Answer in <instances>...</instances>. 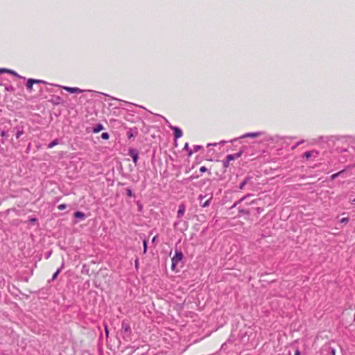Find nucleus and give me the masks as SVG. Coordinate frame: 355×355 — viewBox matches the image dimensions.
<instances>
[{
	"label": "nucleus",
	"mask_w": 355,
	"mask_h": 355,
	"mask_svg": "<svg viewBox=\"0 0 355 355\" xmlns=\"http://www.w3.org/2000/svg\"><path fill=\"white\" fill-rule=\"evenodd\" d=\"M183 258V254L180 251H175V256L172 258L171 261V268L172 270H175V266L180 263Z\"/></svg>",
	"instance_id": "f257e3e1"
},
{
	"label": "nucleus",
	"mask_w": 355,
	"mask_h": 355,
	"mask_svg": "<svg viewBox=\"0 0 355 355\" xmlns=\"http://www.w3.org/2000/svg\"><path fill=\"white\" fill-rule=\"evenodd\" d=\"M44 83V81H42L41 80H36V79L30 78L27 81V84H26L27 89L30 92H31L33 91V84H35V83Z\"/></svg>",
	"instance_id": "f03ea898"
},
{
	"label": "nucleus",
	"mask_w": 355,
	"mask_h": 355,
	"mask_svg": "<svg viewBox=\"0 0 355 355\" xmlns=\"http://www.w3.org/2000/svg\"><path fill=\"white\" fill-rule=\"evenodd\" d=\"M128 154L130 156H131L133 162L136 164L139 159L138 152L135 149H130Z\"/></svg>",
	"instance_id": "7ed1b4c3"
},
{
	"label": "nucleus",
	"mask_w": 355,
	"mask_h": 355,
	"mask_svg": "<svg viewBox=\"0 0 355 355\" xmlns=\"http://www.w3.org/2000/svg\"><path fill=\"white\" fill-rule=\"evenodd\" d=\"M63 89L71 94H80L83 92L78 87H64Z\"/></svg>",
	"instance_id": "20e7f679"
},
{
	"label": "nucleus",
	"mask_w": 355,
	"mask_h": 355,
	"mask_svg": "<svg viewBox=\"0 0 355 355\" xmlns=\"http://www.w3.org/2000/svg\"><path fill=\"white\" fill-rule=\"evenodd\" d=\"M186 210V207L184 204H181L178 207V211L177 213V217L180 218L184 214Z\"/></svg>",
	"instance_id": "39448f33"
},
{
	"label": "nucleus",
	"mask_w": 355,
	"mask_h": 355,
	"mask_svg": "<svg viewBox=\"0 0 355 355\" xmlns=\"http://www.w3.org/2000/svg\"><path fill=\"white\" fill-rule=\"evenodd\" d=\"M172 129L175 139L180 138L182 136V131L179 128L173 127Z\"/></svg>",
	"instance_id": "423d86ee"
},
{
	"label": "nucleus",
	"mask_w": 355,
	"mask_h": 355,
	"mask_svg": "<svg viewBox=\"0 0 355 355\" xmlns=\"http://www.w3.org/2000/svg\"><path fill=\"white\" fill-rule=\"evenodd\" d=\"M261 135L260 132H252V133H247L241 137V138H246V137H252V138H256Z\"/></svg>",
	"instance_id": "0eeeda50"
},
{
	"label": "nucleus",
	"mask_w": 355,
	"mask_h": 355,
	"mask_svg": "<svg viewBox=\"0 0 355 355\" xmlns=\"http://www.w3.org/2000/svg\"><path fill=\"white\" fill-rule=\"evenodd\" d=\"M240 157V153L236 154V155H228L226 157L227 162H230V161L234 160L236 157Z\"/></svg>",
	"instance_id": "6e6552de"
},
{
	"label": "nucleus",
	"mask_w": 355,
	"mask_h": 355,
	"mask_svg": "<svg viewBox=\"0 0 355 355\" xmlns=\"http://www.w3.org/2000/svg\"><path fill=\"white\" fill-rule=\"evenodd\" d=\"M103 129V125H101V124H98V125H96L94 128L93 132H94V133H98V132H99L100 131H101Z\"/></svg>",
	"instance_id": "1a4fd4ad"
},
{
	"label": "nucleus",
	"mask_w": 355,
	"mask_h": 355,
	"mask_svg": "<svg viewBox=\"0 0 355 355\" xmlns=\"http://www.w3.org/2000/svg\"><path fill=\"white\" fill-rule=\"evenodd\" d=\"M211 200V196L209 197V198H207L204 202H202L201 204V207H208L210 205Z\"/></svg>",
	"instance_id": "9d476101"
},
{
	"label": "nucleus",
	"mask_w": 355,
	"mask_h": 355,
	"mask_svg": "<svg viewBox=\"0 0 355 355\" xmlns=\"http://www.w3.org/2000/svg\"><path fill=\"white\" fill-rule=\"evenodd\" d=\"M74 216L76 218H80L84 219L85 216V214L81 211H76L74 213Z\"/></svg>",
	"instance_id": "9b49d317"
},
{
	"label": "nucleus",
	"mask_w": 355,
	"mask_h": 355,
	"mask_svg": "<svg viewBox=\"0 0 355 355\" xmlns=\"http://www.w3.org/2000/svg\"><path fill=\"white\" fill-rule=\"evenodd\" d=\"M313 153H315L314 151H307L304 153L303 157H306V159H309L312 156ZM315 154H317V153H315Z\"/></svg>",
	"instance_id": "f8f14e48"
},
{
	"label": "nucleus",
	"mask_w": 355,
	"mask_h": 355,
	"mask_svg": "<svg viewBox=\"0 0 355 355\" xmlns=\"http://www.w3.org/2000/svg\"><path fill=\"white\" fill-rule=\"evenodd\" d=\"M58 144V141L57 139H55L53 140L52 142H51L49 145H48V148H53V146H56Z\"/></svg>",
	"instance_id": "ddd939ff"
},
{
	"label": "nucleus",
	"mask_w": 355,
	"mask_h": 355,
	"mask_svg": "<svg viewBox=\"0 0 355 355\" xmlns=\"http://www.w3.org/2000/svg\"><path fill=\"white\" fill-rule=\"evenodd\" d=\"M122 328L124 329L125 331H128L130 330V327L128 324H122Z\"/></svg>",
	"instance_id": "4468645a"
},
{
	"label": "nucleus",
	"mask_w": 355,
	"mask_h": 355,
	"mask_svg": "<svg viewBox=\"0 0 355 355\" xmlns=\"http://www.w3.org/2000/svg\"><path fill=\"white\" fill-rule=\"evenodd\" d=\"M344 171H340L336 173H334L331 175V179L332 180H334L335 178H336L337 177H338L342 173H343Z\"/></svg>",
	"instance_id": "2eb2a0df"
},
{
	"label": "nucleus",
	"mask_w": 355,
	"mask_h": 355,
	"mask_svg": "<svg viewBox=\"0 0 355 355\" xmlns=\"http://www.w3.org/2000/svg\"><path fill=\"white\" fill-rule=\"evenodd\" d=\"M23 134H24L23 130H18L16 133V138L19 139Z\"/></svg>",
	"instance_id": "dca6fc26"
},
{
	"label": "nucleus",
	"mask_w": 355,
	"mask_h": 355,
	"mask_svg": "<svg viewBox=\"0 0 355 355\" xmlns=\"http://www.w3.org/2000/svg\"><path fill=\"white\" fill-rule=\"evenodd\" d=\"M60 272V269H58L57 271L53 275L52 280H55L57 278V277Z\"/></svg>",
	"instance_id": "f3484780"
},
{
	"label": "nucleus",
	"mask_w": 355,
	"mask_h": 355,
	"mask_svg": "<svg viewBox=\"0 0 355 355\" xmlns=\"http://www.w3.org/2000/svg\"><path fill=\"white\" fill-rule=\"evenodd\" d=\"M59 210H64L67 208V205L65 204H60L58 207Z\"/></svg>",
	"instance_id": "a211bd4d"
},
{
	"label": "nucleus",
	"mask_w": 355,
	"mask_h": 355,
	"mask_svg": "<svg viewBox=\"0 0 355 355\" xmlns=\"http://www.w3.org/2000/svg\"><path fill=\"white\" fill-rule=\"evenodd\" d=\"M101 137L103 139H107L109 138V134L107 132H103L101 135Z\"/></svg>",
	"instance_id": "6ab92c4d"
},
{
	"label": "nucleus",
	"mask_w": 355,
	"mask_h": 355,
	"mask_svg": "<svg viewBox=\"0 0 355 355\" xmlns=\"http://www.w3.org/2000/svg\"><path fill=\"white\" fill-rule=\"evenodd\" d=\"M143 245H144V252L145 253L146 252V249H147V241L146 240L143 241Z\"/></svg>",
	"instance_id": "aec40b11"
},
{
	"label": "nucleus",
	"mask_w": 355,
	"mask_h": 355,
	"mask_svg": "<svg viewBox=\"0 0 355 355\" xmlns=\"http://www.w3.org/2000/svg\"><path fill=\"white\" fill-rule=\"evenodd\" d=\"M246 183H247V179H246V180H244V181L241 184V185H240V187H239L240 189H244L245 185L246 184Z\"/></svg>",
	"instance_id": "412c9836"
},
{
	"label": "nucleus",
	"mask_w": 355,
	"mask_h": 355,
	"mask_svg": "<svg viewBox=\"0 0 355 355\" xmlns=\"http://www.w3.org/2000/svg\"><path fill=\"white\" fill-rule=\"evenodd\" d=\"M207 171V168L205 166H201V167L200 168V171L201 173H204V172H205V171Z\"/></svg>",
	"instance_id": "4be33fe9"
},
{
	"label": "nucleus",
	"mask_w": 355,
	"mask_h": 355,
	"mask_svg": "<svg viewBox=\"0 0 355 355\" xmlns=\"http://www.w3.org/2000/svg\"><path fill=\"white\" fill-rule=\"evenodd\" d=\"M127 194H128V196H132V191H131V190H130V189H128V190H127Z\"/></svg>",
	"instance_id": "5701e85b"
},
{
	"label": "nucleus",
	"mask_w": 355,
	"mask_h": 355,
	"mask_svg": "<svg viewBox=\"0 0 355 355\" xmlns=\"http://www.w3.org/2000/svg\"><path fill=\"white\" fill-rule=\"evenodd\" d=\"M1 137H6V132L3 130V131L1 132Z\"/></svg>",
	"instance_id": "b1692460"
},
{
	"label": "nucleus",
	"mask_w": 355,
	"mask_h": 355,
	"mask_svg": "<svg viewBox=\"0 0 355 355\" xmlns=\"http://www.w3.org/2000/svg\"><path fill=\"white\" fill-rule=\"evenodd\" d=\"M331 355H336V349L332 348L331 350Z\"/></svg>",
	"instance_id": "393cba45"
},
{
	"label": "nucleus",
	"mask_w": 355,
	"mask_h": 355,
	"mask_svg": "<svg viewBox=\"0 0 355 355\" xmlns=\"http://www.w3.org/2000/svg\"><path fill=\"white\" fill-rule=\"evenodd\" d=\"M347 220H348V219H347V218H342V219H341V221H340V222H341V223H344V222L347 221Z\"/></svg>",
	"instance_id": "a878e982"
},
{
	"label": "nucleus",
	"mask_w": 355,
	"mask_h": 355,
	"mask_svg": "<svg viewBox=\"0 0 355 355\" xmlns=\"http://www.w3.org/2000/svg\"><path fill=\"white\" fill-rule=\"evenodd\" d=\"M294 355H300V352L298 349H297L295 352V354Z\"/></svg>",
	"instance_id": "bb28decb"
},
{
	"label": "nucleus",
	"mask_w": 355,
	"mask_h": 355,
	"mask_svg": "<svg viewBox=\"0 0 355 355\" xmlns=\"http://www.w3.org/2000/svg\"><path fill=\"white\" fill-rule=\"evenodd\" d=\"M128 138H131V137H133V135H132V133H131V132H128Z\"/></svg>",
	"instance_id": "cd10ccee"
},
{
	"label": "nucleus",
	"mask_w": 355,
	"mask_h": 355,
	"mask_svg": "<svg viewBox=\"0 0 355 355\" xmlns=\"http://www.w3.org/2000/svg\"><path fill=\"white\" fill-rule=\"evenodd\" d=\"M230 162H227V160L224 162V166L227 167Z\"/></svg>",
	"instance_id": "c85d7f7f"
},
{
	"label": "nucleus",
	"mask_w": 355,
	"mask_h": 355,
	"mask_svg": "<svg viewBox=\"0 0 355 355\" xmlns=\"http://www.w3.org/2000/svg\"><path fill=\"white\" fill-rule=\"evenodd\" d=\"M205 197H206V196H202V195H200V196H199V199L202 200V198H205Z\"/></svg>",
	"instance_id": "c756f323"
},
{
	"label": "nucleus",
	"mask_w": 355,
	"mask_h": 355,
	"mask_svg": "<svg viewBox=\"0 0 355 355\" xmlns=\"http://www.w3.org/2000/svg\"><path fill=\"white\" fill-rule=\"evenodd\" d=\"M137 265H138V261H137V260H136V261H135V266H136V267L137 266Z\"/></svg>",
	"instance_id": "7c9ffc66"
},
{
	"label": "nucleus",
	"mask_w": 355,
	"mask_h": 355,
	"mask_svg": "<svg viewBox=\"0 0 355 355\" xmlns=\"http://www.w3.org/2000/svg\"><path fill=\"white\" fill-rule=\"evenodd\" d=\"M155 239H156V237L155 236V237L153 239V241H155Z\"/></svg>",
	"instance_id": "2f4dec72"
},
{
	"label": "nucleus",
	"mask_w": 355,
	"mask_h": 355,
	"mask_svg": "<svg viewBox=\"0 0 355 355\" xmlns=\"http://www.w3.org/2000/svg\"><path fill=\"white\" fill-rule=\"evenodd\" d=\"M0 71H1H1H5V70H4V69H0Z\"/></svg>",
	"instance_id": "473e14b6"
},
{
	"label": "nucleus",
	"mask_w": 355,
	"mask_h": 355,
	"mask_svg": "<svg viewBox=\"0 0 355 355\" xmlns=\"http://www.w3.org/2000/svg\"><path fill=\"white\" fill-rule=\"evenodd\" d=\"M354 201L355 202V199L354 200Z\"/></svg>",
	"instance_id": "72a5a7b5"
}]
</instances>
